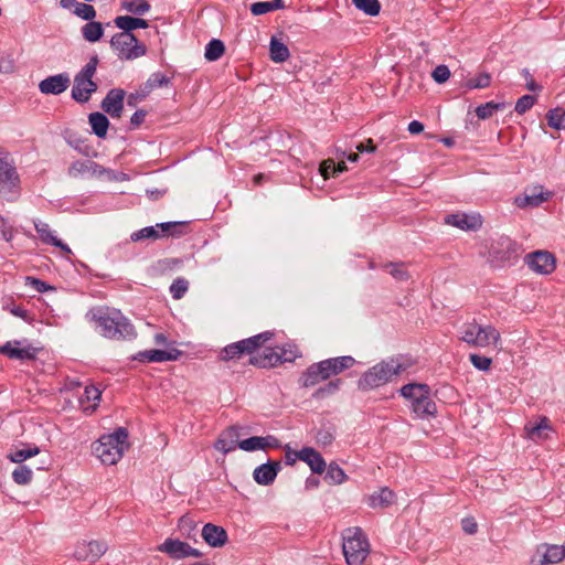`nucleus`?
Wrapping results in <instances>:
<instances>
[{
	"label": "nucleus",
	"mask_w": 565,
	"mask_h": 565,
	"mask_svg": "<svg viewBox=\"0 0 565 565\" xmlns=\"http://www.w3.org/2000/svg\"><path fill=\"white\" fill-rule=\"evenodd\" d=\"M407 369V365L398 359L391 358L383 360L365 371L358 382L362 391H369L391 382Z\"/></svg>",
	"instance_id": "nucleus-1"
},
{
	"label": "nucleus",
	"mask_w": 565,
	"mask_h": 565,
	"mask_svg": "<svg viewBox=\"0 0 565 565\" xmlns=\"http://www.w3.org/2000/svg\"><path fill=\"white\" fill-rule=\"evenodd\" d=\"M128 431L119 427L114 433L103 435L93 446V451L105 465H116L128 449Z\"/></svg>",
	"instance_id": "nucleus-2"
},
{
	"label": "nucleus",
	"mask_w": 565,
	"mask_h": 565,
	"mask_svg": "<svg viewBox=\"0 0 565 565\" xmlns=\"http://www.w3.org/2000/svg\"><path fill=\"white\" fill-rule=\"evenodd\" d=\"M100 333L113 340H130L136 331L130 321L119 310H107L97 318Z\"/></svg>",
	"instance_id": "nucleus-3"
},
{
	"label": "nucleus",
	"mask_w": 565,
	"mask_h": 565,
	"mask_svg": "<svg viewBox=\"0 0 565 565\" xmlns=\"http://www.w3.org/2000/svg\"><path fill=\"white\" fill-rule=\"evenodd\" d=\"M401 395L411 402L416 417L424 418L437 413L436 403L430 397V388L426 384L409 383L401 388Z\"/></svg>",
	"instance_id": "nucleus-4"
},
{
	"label": "nucleus",
	"mask_w": 565,
	"mask_h": 565,
	"mask_svg": "<svg viewBox=\"0 0 565 565\" xmlns=\"http://www.w3.org/2000/svg\"><path fill=\"white\" fill-rule=\"evenodd\" d=\"M342 550L348 565H363L370 554V543L360 527H349L342 534Z\"/></svg>",
	"instance_id": "nucleus-5"
},
{
	"label": "nucleus",
	"mask_w": 565,
	"mask_h": 565,
	"mask_svg": "<svg viewBox=\"0 0 565 565\" xmlns=\"http://www.w3.org/2000/svg\"><path fill=\"white\" fill-rule=\"evenodd\" d=\"M500 332L493 326H482L477 322L463 323L460 340L473 348L497 347L500 342Z\"/></svg>",
	"instance_id": "nucleus-6"
},
{
	"label": "nucleus",
	"mask_w": 565,
	"mask_h": 565,
	"mask_svg": "<svg viewBox=\"0 0 565 565\" xmlns=\"http://www.w3.org/2000/svg\"><path fill=\"white\" fill-rule=\"evenodd\" d=\"M99 58L93 55L87 64L75 75L72 88V98L77 103H87L93 93L98 88L97 83L93 81L96 73Z\"/></svg>",
	"instance_id": "nucleus-7"
},
{
	"label": "nucleus",
	"mask_w": 565,
	"mask_h": 565,
	"mask_svg": "<svg viewBox=\"0 0 565 565\" xmlns=\"http://www.w3.org/2000/svg\"><path fill=\"white\" fill-rule=\"evenodd\" d=\"M273 333L269 331L262 332L254 337L227 344L218 355V359L224 362L237 361L242 359L243 355L254 354L260 347L270 340Z\"/></svg>",
	"instance_id": "nucleus-8"
},
{
	"label": "nucleus",
	"mask_w": 565,
	"mask_h": 565,
	"mask_svg": "<svg viewBox=\"0 0 565 565\" xmlns=\"http://www.w3.org/2000/svg\"><path fill=\"white\" fill-rule=\"evenodd\" d=\"M111 47L120 60H136L146 54V45L138 42L132 33L119 32L110 40Z\"/></svg>",
	"instance_id": "nucleus-9"
},
{
	"label": "nucleus",
	"mask_w": 565,
	"mask_h": 565,
	"mask_svg": "<svg viewBox=\"0 0 565 565\" xmlns=\"http://www.w3.org/2000/svg\"><path fill=\"white\" fill-rule=\"evenodd\" d=\"M19 175L4 157H0V196L14 201L19 196Z\"/></svg>",
	"instance_id": "nucleus-10"
},
{
	"label": "nucleus",
	"mask_w": 565,
	"mask_h": 565,
	"mask_svg": "<svg viewBox=\"0 0 565 565\" xmlns=\"http://www.w3.org/2000/svg\"><path fill=\"white\" fill-rule=\"evenodd\" d=\"M296 359L292 352L279 348H265L262 353L252 354L249 364L260 367H275L284 362H291Z\"/></svg>",
	"instance_id": "nucleus-11"
},
{
	"label": "nucleus",
	"mask_w": 565,
	"mask_h": 565,
	"mask_svg": "<svg viewBox=\"0 0 565 565\" xmlns=\"http://www.w3.org/2000/svg\"><path fill=\"white\" fill-rule=\"evenodd\" d=\"M157 550L161 553L168 554L171 558L174 559L186 557L200 558L203 556L201 551L192 547L186 542L171 537L166 539L162 544L158 545Z\"/></svg>",
	"instance_id": "nucleus-12"
},
{
	"label": "nucleus",
	"mask_w": 565,
	"mask_h": 565,
	"mask_svg": "<svg viewBox=\"0 0 565 565\" xmlns=\"http://www.w3.org/2000/svg\"><path fill=\"white\" fill-rule=\"evenodd\" d=\"M520 252V245L509 236L499 237L490 247V255L494 260L500 263L519 257Z\"/></svg>",
	"instance_id": "nucleus-13"
},
{
	"label": "nucleus",
	"mask_w": 565,
	"mask_h": 565,
	"mask_svg": "<svg viewBox=\"0 0 565 565\" xmlns=\"http://www.w3.org/2000/svg\"><path fill=\"white\" fill-rule=\"evenodd\" d=\"M107 548L105 542L83 541L76 544L73 555L77 561L95 563L106 553Z\"/></svg>",
	"instance_id": "nucleus-14"
},
{
	"label": "nucleus",
	"mask_w": 565,
	"mask_h": 565,
	"mask_svg": "<svg viewBox=\"0 0 565 565\" xmlns=\"http://www.w3.org/2000/svg\"><path fill=\"white\" fill-rule=\"evenodd\" d=\"M525 263L533 271L541 275H548L556 267L555 257L546 250H536L526 255Z\"/></svg>",
	"instance_id": "nucleus-15"
},
{
	"label": "nucleus",
	"mask_w": 565,
	"mask_h": 565,
	"mask_svg": "<svg viewBox=\"0 0 565 565\" xmlns=\"http://www.w3.org/2000/svg\"><path fill=\"white\" fill-rule=\"evenodd\" d=\"M22 345V341H8L0 347V354L8 356L11 360L29 361L36 358L38 349L28 344Z\"/></svg>",
	"instance_id": "nucleus-16"
},
{
	"label": "nucleus",
	"mask_w": 565,
	"mask_h": 565,
	"mask_svg": "<svg viewBox=\"0 0 565 565\" xmlns=\"http://www.w3.org/2000/svg\"><path fill=\"white\" fill-rule=\"evenodd\" d=\"M445 223L462 231H478L482 226V217L478 213H455L447 215Z\"/></svg>",
	"instance_id": "nucleus-17"
},
{
	"label": "nucleus",
	"mask_w": 565,
	"mask_h": 565,
	"mask_svg": "<svg viewBox=\"0 0 565 565\" xmlns=\"http://www.w3.org/2000/svg\"><path fill=\"white\" fill-rule=\"evenodd\" d=\"M71 79L67 73L49 76L39 83V90L44 95H60L70 86Z\"/></svg>",
	"instance_id": "nucleus-18"
},
{
	"label": "nucleus",
	"mask_w": 565,
	"mask_h": 565,
	"mask_svg": "<svg viewBox=\"0 0 565 565\" xmlns=\"http://www.w3.org/2000/svg\"><path fill=\"white\" fill-rule=\"evenodd\" d=\"M126 92L121 88L110 89L102 102V108L113 118H120Z\"/></svg>",
	"instance_id": "nucleus-19"
},
{
	"label": "nucleus",
	"mask_w": 565,
	"mask_h": 565,
	"mask_svg": "<svg viewBox=\"0 0 565 565\" xmlns=\"http://www.w3.org/2000/svg\"><path fill=\"white\" fill-rule=\"evenodd\" d=\"M329 379L330 375L322 360L307 367V370L302 373L300 377V383L303 387H311L317 385L319 382L327 381Z\"/></svg>",
	"instance_id": "nucleus-20"
},
{
	"label": "nucleus",
	"mask_w": 565,
	"mask_h": 565,
	"mask_svg": "<svg viewBox=\"0 0 565 565\" xmlns=\"http://www.w3.org/2000/svg\"><path fill=\"white\" fill-rule=\"evenodd\" d=\"M551 198V192L543 191V186H534L526 190L523 195L515 198L514 203L519 207L539 206Z\"/></svg>",
	"instance_id": "nucleus-21"
},
{
	"label": "nucleus",
	"mask_w": 565,
	"mask_h": 565,
	"mask_svg": "<svg viewBox=\"0 0 565 565\" xmlns=\"http://www.w3.org/2000/svg\"><path fill=\"white\" fill-rule=\"evenodd\" d=\"M201 535L211 547H222L228 541L225 529L213 523H206L202 529Z\"/></svg>",
	"instance_id": "nucleus-22"
},
{
	"label": "nucleus",
	"mask_w": 565,
	"mask_h": 565,
	"mask_svg": "<svg viewBox=\"0 0 565 565\" xmlns=\"http://www.w3.org/2000/svg\"><path fill=\"white\" fill-rule=\"evenodd\" d=\"M181 355V351L178 349L170 350H146L140 351L136 359L140 362H166V361H177Z\"/></svg>",
	"instance_id": "nucleus-23"
},
{
	"label": "nucleus",
	"mask_w": 565,
	"mask_h": 565,
	"mask_svg": "<svg viewBox=\"0 0 565 565\" xmlns=\"http://www.w3.org/2000/svg\"><path fill=\"white\" fill-rule=\"evenodd\" d=\"M295 457H298L299 460L305 461L312 472L322 473L326 470L327 463L322 456L311 447H303L299 451H295Z\"/></svg>",
	"instance_id": "nucleus-24"
},
{
	"label": "nucleus",
	"mask_w": 565,
	"mask_h": 565,
	"mask_svg": "<svg viewBox=\"0 0 565 565\" xmlns=\"http://www.w3.org/2000/svg\"><path fill=\"white\" fill-rule=\"evenodd\" d=\"M279 470H280L279 461H268L266 463L258 466L254 470L253 477H254V480L258 484L269 486L275 481Z\"/></svg>",
	"instance_id": "nucleus-25"
},
{
	"label": "nucleus",
	"mask_w": 565,
	"mask_h": 565,
	"mask_svg": "<svg viewBox=\"0 0 565 565\" xmlns=\"http://www.w3.org/2000/svg\"><path fill=\"white\" fill-rule=\"evenodd\" d=\"M34 227L36 233L39 234L40 239L47 245H52L58 247L64 253L71 254V248L64 244L61 239H58L53 231H51L50 225L43 221H34Z\"/></svg>",
	"instance_id": "nucleus-26"
},
{
	"label": "nucleus",
	"mask_w": 565,
	"mask_h": 565,
	"mask_svg": "<svg viewBox=\"0 0 565 565\" xmlns=\"http://www.w3.org/2000/svg\"><path fill=\"white\" fill-rule=\"evenodd\" d=\"M106 172L105 168L92 160H77L68 168L71 177L78 175H103Z\"/></svg>",
	"instance_id": "nucleus-27"
},
{
	"label": "nucleus",
	"mask_w": 565,
	"mask_h": 565,
	"mask_svg": "<svg viewBox=\"0 0 565 565\" xmlns=\"http://www.w3.org/2000/svg\"><path fill=\"white\" fill-rule=\"evenodd\" d=\"M239 431L237 427H230L224 430L214 444L216 450L228 454L238 447Z\"/></svg>",
	"instance_id": "nucleus-28"
},
{
	"label": "nucleus",
	"mask_w": 565,
	"mask_h": 565,
	"mask_svg": "<svg viewBox=\"0 0 565 565\" xmlns=\"http://www.w3.org/2000/svg\"><path fill=\"white\" fill-rule=\"evenodd\" d=\"M541 554L540 564L548 565L559 563L565 558V546L559 545H543L537 550Z\"/></svg>",
	"instance_id": "nucleus-29"
},
{
	"label": "nucleus",
	"mask_w": 565,
	"mask_h": 565,
	"mask_svg": "<svg viewBox=\"0 0 565 565\" xmlns=\"http://www.w3.org/2000/svg\"><path fill=\"white\" fill-rule=\"evenodd\" d=\"M102 392L94 385L85 387L84 393L79 396V404L84 412L93 413L100 401Z\"/></svg>",
	"instance_id": "nucleus-30"
},
{
	"label": "nucleus",
	"mask_w": 565,
	"mask_h": 565,
	"mask_svg": "<svg viewBox=\"0 0 565 565\" xmlns=\"http://www.w3.org/2000/svg\"><path fill=\"white\" fill-rule=\"evenodd\" d=\"M323 362H324V365L327 366V371L331 377L333 375H338V374L342 373L343 371L352 367L355 363V360L351 355H343V356H338V358L326 359V360H323Z\"/></svg>",
	"instance_id": "nucleus-31"
},
{
	"label": "nucleus",
	"mask_w": 565,
	"mask_h": 565,
	"mask_svg": "<svg viewBox=\"0 0 565 565\" xmlns=\"http://www.w3.org/2000/svg\"><path fill=\"white\" fill-rule=\"evenodd\" d=\"M524 429L527 438L534 441L545 440L551 430L550 420L543 417L537 424H527Z\"/></svg>",
	"instance_id": "nucleus-32"
},
{
	"label": "nucleus",
	"mask_w": 565,
	"mask_h": 565,
	"mask_svg": "<svg viewBox=\"0 0 565 565\" xmlns=\"http://www.w3.org/2000/svg\"><path fill=\"white\" fill-rule=\"evenodd\" d=\"M115 25L122 30L121 32L131 33L132 30L136 29H147L149 23L147 20L141 18H134L130 15H119L114 20Z\"/></svg>",
	"instance_id": "nucleus-33"
},
{
	"label": "nucleus",
	"mask_w": 565,
	"mask_h": 565,
	"mask_svg": "<svg viewBox=\"0 0 565 565\" xmlns=\"http://www.w3.org/2000/svg\"><path fill=\"white\" fill-rule=\"evenodd\" d=\"M157 227L161 230L162 237H181L189 232L188 222H164L158 223Z\"/></svg>",
	"instance_id": "nucleus-34"
},
{
	"label": "nucleus",
	"mask_w": 565,
	"mask_h": 565,
	"mask_svg": "<svg viewBox=\"0 0 565 565\" xmlns=\"http://www.w3.org/2000/svg\"><path fill=\"white\" fill-rule=\"evenodd\" d=\"M269 52L271 61L276 63L287 61L290 55L288 46L275 36L270 40Z\"/></svg>",
	"instance_id": "nucleus-35"
},
{
	"label": "nucleus",
	"mask_w": 565,
	"mask_h": 565,
	"mask_svg": "<svg viewBox=\"0 0 565 565\" xmlns=\"http://www.w3.org/2000/svg\"><path fill=\"white\" fill-rule=\"evenodd\" d=\"M395 494L388 488H383L379 492L373 493L369 498V504L372 508L388 507L394 502Z\"/></svg>",
	"instance_id": "nucleus-36"
},
{
	"label": "nucleus",
	"mask_w": 565,
	"mask_h": 565,
	"mask_svg": "<svg viewBox=\"0 0 565 565\" xmlns=\"http://www.w3.org/2000/svg\"><path fill=\"white\" fill-rule=\"evenodd\" d=\"M88 120L93 129V132L97 137L104 138L109 127L108 118L102 113H92L88 117Z\"/></svg>",
	"instance_id": "nucleus-37"
},
{
	"label": "nucleus",
	"mask_w": 565,
	"mask_h": 565,
	"mask_svg": "<svg viewBox=\"0 0 565 565\" xmlns=\"http://www.w3.org/2000/svg\"><path fill=\"white\" fill-rule=\"evenodd\" d=\"M81 31L83 38L90 43L97 42L104 34L102 23L93 20L83 25Z\"/></svg>",
	"instance_id": "nucleus-38"
},
{
	"label": "nucleus",
	"mask_w": 565,
	"mask_h": 565,
	"mask_svg": "<svg viewBox=\"0 0 565 565\" xmlns=\"http://www.w3.org/2000/svg\"><path fill=\"white\" fill-rule=\"evenodd\" d=\"M171 79L163 73L156 72L149 76L147 82L142 85L145 94H150L153 89L168 86Z\"/></svg>",
	"instance_id": "nucleus-39"
},
{
	"label": "nucleus",
	"mask_w": 565,
	"mask_h": 565,
	"mask_svg": "<svg viewBox=\"0 0 565 565\" xmlns=\"http://www.w3.org/2000/svg\"><path fill=\"white\" fill-rule=\"evenodd\" d=\"M161 237H162L161 230L159 227H157V225L143 227L139 231L131 233V235H130L131 242H139V241H143V239L156 241Z\"/></svg>",
	"instance_id": "nucleus-40"
},
{
	"label": "nucleus",
	"mask_w": 565,
	"mask_h": 565,
	"mask_svg": "<svg viewBox=\"0 0 565 565\" xmlns=\"http://www.w3.org/2000/svg\"><path fill=\"white\" fill-rule=\"evenodd\" d=\"M507 107L505 103L488 102L476 108V115L479 119H488L493 116L498 110H503Z\"/></svg>",
	"instance_id": "nucleus-41"
},
{
	"label": "nucleus",
	"mask_w": 565,
	"mask_h": 565,
	"mask_svg": "<svg viewBox=\"0 0 565 565\" xmlns=\"http://www.w3.org/2000/svg\"><path fill=\"white\" fill-rule=\"evenodd\" d=\"M225 51V45L221 40L213 39L205 46L204 56L207 61H217Z\"/></svg>",
	"instance_id": "nucleus-42"
},
{
	"label": "nucleus",
	"mask_w": 565,
	"mask_h": 565,
	"mask_svg": "<svg viewBox=\"0 0 565 565\" xmlns=\"http://www.w3.org/2000/svg\"><path fill=\"white\" fill-rule=\"evenodd\" d=\"M547 125L554 129L561 130L565 128V110L561 107L551 109L547 115Z\"/></svg>",
	"instance_id": "nucleus-43"
},
{
	"label": "nucleus",
	"mask_w": 565,
	"mask_h": 565,
	"mask_svg": "<svg viewBox=\"0 0 565 565\" xmlns=\"http://www.w3.org/2000/svg\"><path fill=\"white\" fill-rule=\"evenodd\" d=\"M324 479L332 484H341L347 480L344 470L335 462L328 466Z\"/></svg>",
	"instance_id": "nucleus-44"
},
{
	"label": "nucleus",
	"mask_w": 565,
	"mask_h": 565,
	"mask_svg": "<svg viewBox=\"0 0 565 565\" xmlns=\"http://www.w3.org/2000/svg\"><path fill=\"white\" fill-rule=\"evenodd\" d=\"M40 449L36 446L17 449L8 454V459L12 462L21 465L24 460L38 455Z\"/></svg>",
	"instance_id": "nucleus-45"
},
{
	"label": "nucleus",
	"mask_w": 565,
	"mask_h": 565,
	"mask_svg": "<svg viewBox=\"0 0 565 565\" xmlns=\"http://www.w3.org/2000/svg\"><path fill=\"white\" fill-rule=\"evenodd\" d=\"M352 3L356 9L371 17H376L381 11V3L379 0H352Z\"/></svg>",
	"instance_id": "nucleus-46"
},
{
	"label": "nucleus",
	"mask_w": 565,
	"mask_h": 565,
	"mask_svg": "<svg viewBox=\"0 0 565 565\" xmlns=\"http://www.w3.org/2000/svg\"><path fill=\"white\" fill-rule=\"evenodd\" d=\"M121 8L134 14L142 15L150 10V4L146 0H125Z\"/></svg>",
	"instance_id": "nucleus-47"
},
{
	"label": "nucleus",
	"mask_w": 565,
	"mask_h": 565,
	"mask_svg": "<svg viewBox=\"0 0 565 565\" xmlns=\"http://www.w3.org/2000/svg\"><path fill=\"white\" fill-rule=\"evenodd\" d=\"M33 477L32 470L25 465H19L12 471V479L17 484L25 486L31 482Z\"/></svg>",
	"instance_id": "nucleus-48"
},
{
	"label": "nucleus",
	"mask_w": 565,
	"mask_h": 565,
	"mask_svg": "<svg viewBox=\"0 0 565 565\" xmlns=\"http://www.w3.org/2000/svg\"><path fill=\"white\" fill-rule=\"evenodd\" d=\"M178 527L186 539L195 540L196 524L189 515H183L178 522Z\"/></svg>",
	"instance_id": "nucleus-49"
},
{
	"label": "nucleus",
	"mask_w": 565,
	"mask_h": 565,
	"mask_svg": "<svg viewBox=\"0 0 565 565\" xmlns=\"http://www.w3.org/2000/svg\"><path fill=\"white\" fill-rule=\"evenodd\" d=\"M342 385V380L335 379L333 381L328 382L324 386L319 387L313 394L312 397L316 399H322L329 395L337 393Z\"/></svg>",
	"instance_id": "nucleus-50"
},
{
	"label": "nucleus",
	"mask_w": 565,
	"mask_h": 565,
	"mask_svg": "<svg viewBox=\"0 0 565 565\" xmlns=\"http://www.w3.org/2000/svg\"><path fill=\"white\" fill-rule=\"evenodd\" d=\"M183 260L180 258H163L157 262L156 269L158 273L164 275L180 268Z\"/></svg>",
	"instance_id": "nucleus-51"
},
{
	"label": "nucleus",
	"mask_w": 565,
	"mask_h": 565,
	"mask_svg": "<svg viewBox=\"0 0 565 565\" xmlns=\"http://www.w3.org/2000/svg\"><path fill=\"white\" fill-rule=\"evenodd\" d=\"M74 14L83 20L90 21L96 17V10L92 4L84 2H75Z\"/></svg>",
	"instance_id": "nucleus-52"
},
{
	"label": "nucleus",
	"mask_w": 565,
	"mask_h": 565,
	"mask_svg": "<svg viewBox=\"0 0 565 565\" xmlns=\"http://www.w3.org/2000/svg\"><path fill=\"white\" fill-rule=\"evenodd\" d=\"M491 84V75L487 72L478 74L476 77L469 78L465 86L468 89L486 88Z\"/></svg>",
	"instance_id": "nucleus-53"
},
{
	"label": "nucleus",
	"mask_w": 565,
	"mask_h": 565,
	"mask_svg": "<svg viewBox=\"0 0 565 565\" xmlns=\"http://www.w3.org/2000/svg\"><path fill=\"white\" fill-rule=\"evenodd\" d=\"M189 289V281L185 278L179 277L174 279L170 286V294L173 299L179 300L184 297Z\"/></svg>",
	"instance_id": "nucleus-54"
},
{
	"label": "nucleus",
	"mask_w": 565,
	"mask_h": 565,
	"mask_svg": "<svg viewBox=\"0 0 565 565\" xmlns=\"http://www.w3.org/2000/svg\"><path fill=\"white\" fill-rule=\"evenodd\" d=\"M238 448L244 451H256L263 449V437L254 436L238 443Z\"/></svg>",
	"instance_id": "nucleus-55"
},
{
	"label": "nucleus",
	"mask_w": 565,
	"mask_h": 565,
	"mask_svg": "<svg viewBox=\"0 0 565 565\" xmlns=\"http://www.w3.org/2000/svg\"><path fill=\"white\" fill-rule=\"evenodd\" d=\"M469 360L471 364L479 371H488L490 370L492 360L484 355H480L477 353H472L469 355Z\"/></svg>",
	"instance_id": "nucleus-56"
},
{
	"label": "nucleus",
	"mask_w": 565,
	"mask_h": 565,
	"mask_svg": "<svg viewBox=\"0 0 565 565\" xmlns=\"http://www.w3.org/2000/svg\"><path fill=\"white\" fill-rule=\"evenodd\" d=\"M535 104V97L532 95H523L515 104V111L520 115L526 113Z\"/></svg>",
	"instance_id": "nucleus-57"
},
{
	"label": "nucleus",
	"mask_w": 565,
	"mask_h": 565,
	"mask_svg": "<svg viewBox=\"0 0 565 565\" xmlns=\"http://www.w3.org/2000/svg\"><path fill=\"white\" fill-rule=\"evenodd\" d=\"M434 81L438 84L447 82L450 77V71L446 65H438L431 73Z\"/></svg>",
	"instance_id": "nucleus-58"
},
{
	"label": "nucleus",
	"mask_w": 565,
	"mask_h": 565,
	"mask_svg": "<svg viewBox=\"0 0 565 565\" xmlns=\"http://www.w3.org/2000/svg\"><path fill=\"white\" fill-rule=\"evenodd\" d=\"M384 267L397 280H406L408 278L401 264L388 263Z\"/></svg>",
	"instance_id": "nucleus-59"
},
{
	"label": "nucleus",
	"mask_w": 565,
	"mask_h": 565,
	"mask_svg": "<svg viewBox=\"0 0 565 565\" xmlns=\"http://www.w3.org/2000/svg\"><path fill=\"white\" fill-rule=\"evenodd\" d=\"M0 233L2 235V238L6 242H11L12 241V238H13V227L2 216H0Z\"/></svg>",
	"instance_id": "nucleus-60"
},
{
	"label": "nucleus",
	"mask_w": 565,
	"mask_h": 565,
	"mask_svg": "<svg viewBox=\"0 0 565 565\" xmlns=\"http://www.w3.org/2000/svg\"><path fill=\"white\" fill-rule=\"evenodd\" d=\"M271 10H270L269 1L255 2L250 6V12L254 15H262V14L268 13Z\"/></svg>",
	"instance_id": "nucleus-61"
},
{
	"label": "nucleus",
	"mask_w": 565,
	"mask_h": 565,
	"mask_svg": "<svg viewBox=\"0 0 565 565\" xmlns=\"http://www.w3.org/2000/svg\"><path fill=\"white\" fill-rule=\"evenodd\" d=\"M319 170L324 179L333 177L334 161L332 159H327L322 161Z\"/></svg>",
	"instance_id": "nucleus-62"
},
{
	"label": "nucleus",
	"mask_w": 565,
	"mask_h": 565,
	"mask_svg": "<svg viewBox=\"0 0 565 565\" xmlns=\"http://www.w3.org/2000/svg\"><path fill=\"white\" fill-rule=\"evenodd\" d=\"M149 94H145L143 86H141L140 90L136 93H130L127 96V105L130 107H135L138 102L145 99Z\"/></svg>",
	"instance_id": "nucleus-63"
},
{
	"label": "nucleus",
	"mask_w": 565,
	"mask_h": 565,
	"mask_svg": "<svg viewBox=\"0 0 565 565\" xmlns=\"http://www.w3.org/2000/svg\"><path fill=\"white\" fill-rule=\"evenodd\" d=\"M461 526L465 533L475 534L478 530V524L473 518H465L461 521Z\"/></svg>",
	"instance_id": "nucleus-64"
}]
</instances>
